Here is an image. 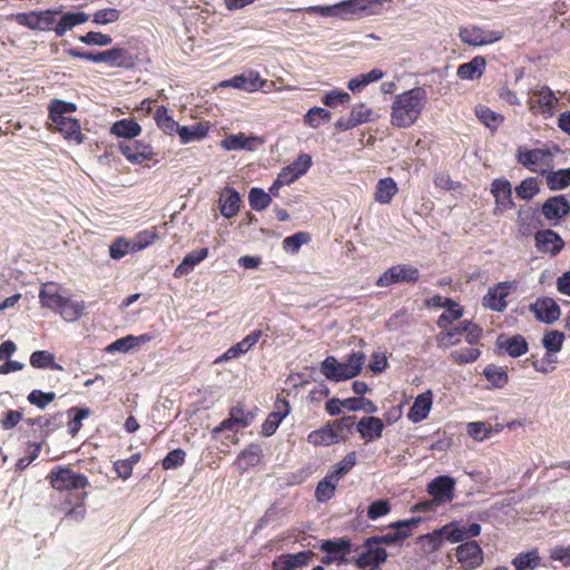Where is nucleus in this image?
Wrapping results in <instances>:
<instances>
[{
  "label": "nucleus",
  "mask_w": 570,
  "mask_h": 570,
  "mask_svg": "<svg viewBox=\"0 0 570 570\" xmlns=\"http://www.w3.org/2000/svg\"><path fill=\"white\" fill-rule=\"evenodd\" d=\"M391 508L387 500H379L373 502L367 509V517L371 520H375L390 512Z\"/></svg>",
  "instance_id": "774afa93"
},
{
  "label": "nucleus",
  "mask_w": 570,
  "mask_h": 570,
  "mask_svg": "<svg viewBox=\"0 0 570 570\" xmlns=\"http://www.w3.org/2000/svg\"><path fill=\"white\" fill-rule=\"evenodd\" d=\"M550 157V153L542 149H532L525 153H520L518 156L519 163H521L525 167H531L535 165H542L546 163L547 158Z\"/></svg>",
  "instance_id": "58836bf2"
},
{
  "label": "nucleus",
  "mask_w": 570,
  "mask_h": 570,
  "mask_svg": "<svg viewBox=\"0 0 570 570\" xmlns=\"http://www.w3.org/2000/svg\"><path fill=\"white\" fill-rule=\"evenodd\" d=\"M395 531L389 532L383 535H374L366 539V544H394L401 540L406 539L411 535V531L401 530L400 528H393Z\"/></svg>",
  "instance_id": "c9c22d12"
},
{
  "label": "nucleus",
  "mask_w": 570,
  "mask_h": 570,
  "mask_svg": "<svg viewBox=\"0 0 570 570\" xmlns=\"http://www.w3.org/2000/svg\"><path fill=\"white\" fill-rule=\"evenodd\" d=\"M485 68V59L483 57H474L470 62L463 63L458 68V76L461 79L480 78Z\"/></svg>",
  "instance_id": "c756f323"
},
{
  "label": "nucleus",
  "mask_w": 570,
  "mask_h": 570,
  "mask_svg": "<svg viewBox=\"0 0 570 570\" xmlns=\"http://www.w3.org/2000/svg\"><path fill=\"white\" fill-rule=\"evenodd\" d=\"M137 346V338L134 335H127L118 338L106 347L107 352H128L129 350Z\"/></svg>",
  "instance_id": "680f3d73"
},
{
  "label": "nucleus",
  "mask_w": 570,
  "mask_h": 570,
  "mask_svg": "<svg viewBox=\"0 0 570 570\" xmlns=\"http://www.w3.org/2000/svg\"><path fill=\"white\" fill-rule=\"evenodd\" d=\"M480 356V351L475 347H465L453 351L451 357L460 364L474 362Z\"/></svg>",
  "instance_id": "bf43d9fd"
},
{
  "label": "nucleus",
  "mask_w": 570,
  "mask_h": 570,
  "mask_svg": "<svg viewBox=\"0 0 570 570\" xmlns=\"http://www.w3.org/2000/svg\"><path fill=\"white\" fill-rule=\"evenodd\" d=\"M454 487V479L448 475H441L433 479L429 483L428 491L433 497L434 501H436L439 504H443L453 500Z\"/></svg>",
  "instance_id": "6e6552de"
},
{
  "label": "nucleus",
  "mask_w": 570,
  "mask_h": 570,
  "mask_svg": "<svg viewBox=\"0 0 570 570\" xmlns=\"http://www.w3.org/2000/svg\"><path fill=\"white\" fill-rule=\"evenodd\" d=\"M540 188L535 178H527L524 179L517 188L515 193L518 197L522 199H531L534 195L539 193Z\"/></svg>",
  "instance_id": "603ef678"
},
{
  "label": "nucleus",
  "mask_w": 570,
  "mask_h": 570,
  "mask_svg": "<svg viewBox=\"0 0 570 570\" xmlns=\"http://www.w3.org/2000/svg\"><path fill=\"white\" fill-rule=\"evenodd\" d=\"M511 285V283L503 282L499 283L495 287L490 288L483 298V305L493 311H503L507 307V302L504 301L508 296L507 289L510 288Z\"/></svg>",
  "instance_id": "4468645a"
},
{
  "label": "nucleus",
  "mask_w": 570,
  "mask_h": 570,
  "mask_svg": "<svg viewBox=\"0 0 570 570\" xmlns=\"http://www.w3.org/2000/svg\"><path fill=\"white\" fill-rule=\"evenodd\" d=\"M119 150L132 164L151 160L155 156L154 148L149 144L139 140L120 142Z\"/></svg>",
  "instance_id": "0eeeda50"
},
{
  "label": "nucleus",
  "mask_w": 570,
  "mask_h": 570,
  "mask_svg": "<svg viewBox=\"0 0 570 570\" xmlns=\"http://www.w3.org/2000/svg\"><path fill=\"white\" fill-rule=\"evenodd\" d=\"M47 480L59 492L85 490L89 485V480L85 474L78 473L66 465L55 466L47 475Z\"/></svg>",
  "instance_id": "7ed1b4c3"
},
{
  "label": "nucleus",
  "mask_w": 570,
  "mask_h": 570,
  "mask_svg": "<svg viewBox=\"0 0 570 570\" xmlns=\"http://www.w3.org/2000/svg\"><path fill=\"white\" fill-rule=\"evenodd\" d=\"M120 11L116 8H105L97 10L92 14V22L96 24H108L118 21Z\"/></svg>",
  "instance_id": "09e8293b"
},
{
  "label": "nucleus",
  "mask_w": 570,
  "mask_h": 570,
  "mask_svg": "<svg viewBox=\"0 0 570 570\" xmlns=\"http://www.w3.org/2000/svg\"><path fill=\"white\" fill-rule=\"evenodd\" d=\"M539 563L540 557L534 551L521 553L513 560L517 570H534Z\"/></svg>",
  "instance_id": "37998d69"
},
{
  "label": "nucleus",
  "mask_w": 570,
  "mask_h": 570,
  "mask_svg": "<svg viewBox=\"0 0 570 570\" xmlns=\"http://www.w3.org/2000/svg\"><path fill=\"white\" fill-rule=\"evenodd\" d=\"M331 118V112L324 108L314 107L308 110V112L305 116V121L316 128L320 126L321 120L328 121Z\"/></svg>",
  "instance_id": "13d9d810"
},
{
  "label": "nucleus",
  "mask_w": 570,
  "mask_h": 570,
  "mask_svg": "<svg viewBox=\"0 0 570 570\" xmlns=\"http://www.w3.org/2000/svg\"><path fill=\"white\" fill-rule=\"evenodd\" d=\"M458 561L461 562L464 569H475L482 561V550L475 541H469L460 544L456 549Z\"/></svg>",
  "instance_id": "9b49d317"
},
{
  "label": "nucleus",
  "mask_w": 570,
  "mask_h": 570,
  "mask_svg": "<svg viewBox=\"0 0 570 570\" xmlns=\"http://www.w3.org/2000/svg\"><path fill=\"white\" fill-rule=\"evenodd\" d=\"M240 207L239 194L229 187H226L219 197V208L223 216L230 218L235 216Z\"/></svg>",
  "instance_id": "f3484780"
},
{
  "label": "nucleus",
  "mask_w": 570,
  "mask_h": 570,
  "mask_svg": "<svg viewBox=\"0 0 570 570\" xmlns=\"http://www.w3.org/2000/svg\"><path fill=\"white\" fill-rule=\"evenodd\" d=\"M547 184L550 189H563L570 185V168L552 171L547 175Z\"/></svg>",
  "instance_id": "ea45409f"
},
{
  "label": "nucleus",
  "mask_w": 570,
  "mask_h": 570,
  "mask_svg": "<svg viewBox=\"0 0 570 570\" xmlns=\"http://www.w3.org/2000/svg\"><path fill=\"white\" fill-rule=\"evenodd\" d=\"M30 365L35 368H51L62 371L63 367L55 360V355L45 350L35 351L29 358Z\"/></svg>",
  "instance_id": "c85d7f7f"
},
{
  "label": "nucleus",
  "mask_w": 570,
  "mask_h": 570,
  "mask_svg": "<svg viewBox=\"0 0 570 570\" xmlns=\"http://www.w3.org/2000/svg\"><path fill=\"white\" fill-rule=\"evenodd\" d=\"M83 309V302H76L71 301L69 297H66L57 313H59L63 320L72 322L82 315Z\"/></svg>",
  "instance_id": "72a5a7b5"
},
{
  "label": "nucleus",
  "mask_w": 570,
  "mask_h": 570,
  "mask_svg": "<svg viewBox=\"0 0 570 570\" xmlns=\"http://www.w3.org/2000/svg\"><path fill=\"white\" fill-rule=\"evenodd\" d=\"M424 100L425 91L419 87L397 95L392 107L393 126L405 128L414 124L421 115Z\"/></svg>",
  "instance_id": "f257e3e1"
},
{
  "label": "nucleus",
  "mask_w": 570,
  "mask_h": 570,
  "mask_svg": "<svg viewBox=\"0 0 570 570\" xmlns=\"http://www.w3.org/2000/svg\"><path fill=\"white\" fill-rule=\"evenodd\" d=\"M482 335V328L472 323L464 321L460 326L442 332L439 336V344L442 346H452L460 342L461 336L470 344H475Z\"/></svg>",
  "instance_id": "20e7f679"
},
{
  "label": "nucleus",
  "mask_w": 570,
  "mask_h": 570,
  "mask_svg": "<svg viewBox=\"0 0 570 570\" xmlns=\"http://www.w3.org/2000/svg\"><path fill=\"white\" fill-rule=\"evenodd\" d=\"M468 434L476 441H483L491 436L492 426L484 422H472L468 424Z\"/></svg>",
  "instance_id": "864d4df0"
},
{
  "label": "nucleus",
  "mask_w": 570,
  "mask_h": 570,
  "mask_svg": "<svg viewBox=\"0 0 570 570\" xmlns=\"http://www.w3.org/2000/svg\"><path fill=\"white\" fill-rule=\"evenodd\" d=\"M311 236L308 233L299 232L294 234L293 236L286 237L283 240L284 248L289 249L291 252H296L303 245L308 243Z\"/></svg>",
  "instance_id": "0e129e2a"
},
{
  "label": "nucleus",
  "mask_w": 570,
  "mask_h": 570,
  "mask_svg": "<svg viewBox=\"0 0 570 570\" xmlns=\"http://www.w3.org/2000/svg\"><path fill=\"white\" fill-rule=\"evenodd\" d=\"M420 273L416 267L410 265H395L390 267L376 282L377 286L384 287L395 283H416Z\"/></svg>",
  "instance_id": "423d86ee"
},
{
  "label": "nucleus",
  "mask_w": 570,
  "mask_h": 570,
  "mask_svg": "<svg viewBox=\"0 0 570 570\" xmlns=\"http://www.w3.org/2000/svg\"><path fill=\"white\" fill-rule=\"evenodd\" d=\"M129 250H131V242L124 238L116 239L109 247L110 257L114 259L122 258Z\"/></svg>",
  "instance_id": "69168bd1"
},
{
  "label": "nucleus",
  "mask_w": 570,
  "mask_h": 570,
  "mask_svg": "<svg viewBox=\"0 0 570 570\" xmlns=\"http://www.w3.org/2000/svg\"><path fill=\"white\" fill-rule=\"evenodd\" d=\"M110 132L117 137L131 139L141 132V127L135 119L126 118L115 121Z\"/></svg>",
  "instance_id": "a878e982"
},
{
  "label": "nucleus",
  "mask_w": 570,
  "mask_h": 570,
  "mask_svg": "<svg viewBox=\"0 0 570 570\" xmlns=\"http://www.w3.org/2000/svg\"><path fill=\"white\" fill-rule=\"evenodd\" d=\"M492 194L495 197L498 206L502 208H513L514 203L512 200V188L511 184L505 179H495L492 183Z\"/></svg>",
  "instance_id": "412c9836"
},
{
  "label": "nucleus",
  "mask_w": 570,
  "mask_h": 570,
  "mask_svg": "<svg viewBox=\"0 0 570 570\" xmlns=\"http://www.w3.org/2000/svg\"><path fill=\"white\" fill-rule=\"evenodd\" d=\"M478 118L489 128H497L503 120V117L485 107H478L475 109Z\"/></svg>",
  "instance_id": "de8ad7c7"
},
{
  "label": "nucleus",
  "mask_w": 570,
  "mask_h": 570,
  "mask_svg": "<svg viewBox=\"0 0 570 570\" xmlns=\"http://www.w3.org/2000/svg\"><path fill=\"white\" fill-rule=\"evenodd\" d=\"M312 551H304L296 554H287L274 561L275 570H293L294 568L307 564L313 558Z\"/></svg>",
  "instance_id": "6ab92c4d"
},
{
  "label": "nucleus",
  "mask_w": 570,
  "mask_h": 570,
  "mask_svg": "<svg viewBox=\"0 0 570 570\" xmlns=\"http://www.w3.org/2000/svg\"><path fill=\"white\" fill-rule=\"evenodd\" d=\"M307 440L315 446L331 445L338 442L328 423L322 429L311 432Z\"/></svg>",
  "instance_id": "f704fd0d"
},
{
  "label": "nucleus",
  "mask_w": 570,
  "mask_h": 570,
  "mask_svg": "<svg viewBox=\"0 0 570 570\" xmlns=\"http://www.w3.org/2000/svg\"><path fill=\"white\" fill-rule=\"evenodd\" d=\"M396 193V183L392 178H383L377 183L374 198L380 204H389Z\"/></svg>",
  "instance_id": "473e14b6"
},
{
  "label": "nucleus",
  "mask_w": 570,
  "mask_h": 570,
  "mask_svg": "<svg viewBox=\"0 0 570 570\" xmlns=\"http://www.w3.org/2000/svg\"><path fill=\"white\" fill-rule=\"evenodd\" d=\"M89 20V14L83 11L67 12L62 14L59 22L55 27V32L58 37H62L67 31L73 27L85 23Z\"/></svg>",
  "instance_id": "4be33fe9"
},
{
  "label": "nucleus",
  "mask_w": 570,
  "mask_h": 570,
  "mask_svg": "<svg viewBox=\"0 0 570 570\" xmlns=\"http://www.w3.org/2000/svg\"><path fill=\"white\" fill-rule=\"evenodd\" d=\"M79 40L88 46L99 47L108 46L112 42V38L109 35L99 31H89L86 35L80 36Z\"/></svg>",
  "instance_id": "3c124183"
},
{
  "label": "nucleus",
  "mask_w": 570,
  "mask_h": 570,
  "mask_svg": "<svg viewBox=\"0 0 570 570\" xmlns=\"http://www.w3.org/2000/svg\"><path fill=\"white\" fill-rule=\"evenodd\" d=\"M432 406V392L426 391L416 396L414 404L410 409L409 419L413 422L424 420Z\"/></svg>",
  "instance_id": "aec40b11"
},
{
  "label": "nucleus",
  "mask_w": 570,
  "mask_h": 570,
  "mask_svg": "<svg viewBox=\"0 0 570 570\" xmlns=\"http://www.w3.org/2000/svg\"><path fill=\"white\" fill-rule=\"evenodd\" d=\"M249 351V335L245 336L239 343L229 347L218 361H228L238 357Z\"/></svg>",
  "instance_id": "e2e57ef3"
},
{
  "label": "nucleus",
  "mask_w": 570,
  "mask_h": 570,
  "mask_svg": "<svg viewBox=\"0 0 570 570\" xmlns=\"http://www.w3.org/2000/svg\"><path fill=\"white\" fill-rule=\"evenodd\" d=\"M51 131H58L68 141L80 145L85 141L86 136L81 132V126L76 118H66L52 121Z\"/></svg>",
  "instance_id": "9d476101"
},
{
  "label": "nucleus",
  "mask_w": 570,
  "mask_h": 570,
  "mask_svg": "<svg viewBox=\"0 0 570 570\" xmlns=\"http://www.w3.org/2000/svg\"><path fill=\"white\" fill-rule=\"evenodd\" d=\"M271 203L269 194L259 188H252V209L261 210Z\"/></svg>",
  "instance_id": "338daca9"
},
{
  "label": "nucleus",
  "mask_w": 570,
  "mask_h": 570,
  "mask_svg": "<svg viewBox=\"0 0 570 570\" xmlns=\"http://www.w3.org/2000/svg\"><path fill=\"white\" fill-rule=\"evenodd\" d=\"M563 240L551 229L540 230L535 234V246L539 252L556 256L563 248Z\"/></svg>",
  "instance_id": "ddd939ff"
},
{
  "label": "nucleus",
  "mask_w": 570,
  "mask_h": 570,
  "mask_svg": "<svg viewBox=\"0 0 570 570\" xmlns=\"http://www.w3.org/2000/svg\"><path fill=\"white\" fill-rule=\"evenodd\" d=\"M484 376L489 382H491L494 386L501 387L508 382L507 372L497 365H489L483 371Z\"/></svg>",
  "instance_id": "a18cd8bd"
},
{
  "label": "nucleus",
  "mask_w": 570,
  "mask_h": 570,
  "mask_svg": "<svg viewBox=\"0 0 570 570\" xmlns=\"http://www.w3.org/2000/svg\"><path fill=\"white\" fill-rule=\"evenodd\" d=\"M563 340V333L559 331H550L543 337V346L548 352L556 353L561 350Z\"/></svg>",
  "instance_id": "6e6d98bb"
},
{
  "label": "nucleus",
  "mask_w": 570,
  "mask_h": 570,
  "mask_svg": "<svg viewBox=\"0 0 570 570\" xmlns=\"http://www.w3.org/2000/svg\"><path fill=\"white\" fill-rule=\"evenodd\" d=\"M497 345L499 348L505 350L512 357L521 356L528 351L527 341L521 335H514L508 338L500 336L497 341Z\"/></svg>",
  "instance_id": "5701e85b"
},
{
  "label": "nucleus",
  "mask_w": 570,
  "mask_h": 570,
  "mask_svg": "<svg viewBox=\"0 0 570 570\" xmlns=\"http://www.w3.org/2000/svg\"><path fill=\"white\" fill-rule=\"evenodd\" d=\"M336 484L327 479H324L318 482L315 497L320 502H325L330 500L335 493Z\"/></svg>",
  "instance_id": "4d7b16f0"
},
{
  "label": "nucleus",
  "mask_w": 570,
  "mask_h": 570,
  "mask_svg": "<svg viewBox=\"0 0 570 570\" xmlns=\"http://www.w3.org/2000/svg\"><path fill=\"white\" fill-rule=\"evenodd\" d=\"M530 311L534 313L537 320L551 324L560 317L559 305L550 297L538 298L530 305Z\"/></svg>",
  "instance_id": "f8f14e48"
},
{
  "label": "nucleus",
  "mask_w": 570,
  "mask_h": 570,
  "mask_svg": "<svg viewBox=\"0 0 570 570\" xmlns=\"http://www.w3.org/2000/svg\"><path fill=\"white\" fill-rule=\"evenodd\" d=\"M460 38L462 42L469 46H482L492 43L502 38L500 31H485L480 27L462 28L460 30Z\"/></svg>",
  "instance_id": "1a4fd4ad"
},
{
  "label": "nucleus",
  "mask_w": 570,
  "mask_h": 570,
  "mask_svg": "<svg viewBox=\"0 0 570 570\" xmlns=\"http://www.w3.org/2000/svg\"><path fill=\"white\" fill-rule=\"evenodd\" d=\"M354 419L355 416H344L342 419L333 421L332 423H328L338 442L341 440H346L348 435L352 433Z\"/></svg>",
  "instance_id": "4c0bfd02"
},
{
  "label": "nucleus",
  "mask_w": 570,
  "mask_h": 570,
  "mask_svg": "<svg viewBox=\"0 0 570 570\" xmlns=\"http://www.w3.org/2000/svg\"><path fill=\"white\" fill-rule=\"evenodd\" d=\"M246 425L243 410L234 407L229 417L224 420L215 431L230 430L237 432L239 429H245Z\"/></svg>",
  "instance_id": "e433bc0d"
},
{
  "label": "nucleus",
  "mask_w": 570,
  "mask_h": 570,
  "mask_svg": "<svg viewBox=\"0 0 570 570\" xmlns=\"http://www.w3.org/2000/svg\"><path fill=\"white\" fill-rule=\"evenodd\" d=\"M186 460V452L183 449H175L167 453L161 461L164 470H174L181 466Z\"/></svg>",
  "instance_id": "49530a36"
},
{
  "label": "nucleus",
  "mask_w": 570,
  "mask_h": 570,
  "mask_svg": "<svg viewBox=\"0 0 570 570\" xmlns=\"http://www.w3.org/2000/svg\"><path fill=\"white\" fill-rule=\"evenodd\" d=\"M154 119L157 127L166 135L173 136L179 129V125L174 118L168 114V109L165 106H159L155 114Z\"/></svg>",
  "instance_id": "bb28decb"
},
{
  "label": "nucleus",
  "mask_w": 570,
  "mask_h": 570,
  "mask_svg": "<svg viewBox=\"0 0 570 570\" xmlns=\"http://www.w3.org/2000/svg\"><path fill=\"white\" fill-rule=\"evenodd\" d=\"M364 353H352L347 362L340 363L334 356H327L321 365L322 374L330 381L340 382L355 377L362 371Z\"/></svg>",
  "instance_id": "f03ea898"
},
{
  "label": "nucleus",
  "mask_w": 570,
  "mask_h": 570,
  "mask_svg": "<svg viewBox=\"0 0 570 570\" xmlns=\"http://www.w3.org/2000/svg\"><path fill=\"white\" fill-rule=\"evenodd\" d=\"M98 63H106L111 68L132 69L137 65V57L128 49L112 47L98 52Z\"/></svg>",
  "instance_id": "39448f33"
},
{
  "label": "nucleus",
  "mask_w": 570,
  "mask_h": 570,
  "mask_svg": "<svg viewBox=\"0 0 570 570\" xmlns=\"http://www.w3.org/2000/svg\"><path fill=\"white\" fill-rule=\"evenodd\" d=\"M65 296L59 293L58 284L50 282L45 284L39 292V299L43 307L57 312L61 307Z\"/></svg>",
  "instance_id": "dca6fc26"
},
{
  "label": "nucleus",
  "mask_w": 570,
  "mask_h": 570,
  "mask_svg": "<svg viewBox=\"0 0 570 570\" xmlns=\"http://www.w3.org/2000/svg\"><path fill=\"white\" fill-rule=\"evenodd\" d=\"M77 110L73 102L63 101L60 99H52L48 107V118L51 121L68 118L66 115L72 114Z\"/></svg>",
  "instance_id": "7c9ffc66"
},
{
  "label": "nucleus",
  "mask_w": 570,
  "mask_h": 570,
  "mask_svg": "<svg viewBox=\"0 0 570 570\" xmlns=\"http://www.w3.org/2000/svg\"><path fill=\"white\" fill-rule=\"evenodd\" d=\"M56 399L55 392H42L41 390H32L27 400L30 404L43 410Z\"/></svg>",
  "instance_id": "c03bdc74"
},
{
  "label": "nucleus",
  "mask_w": 570,
  "mask_h": 570,
  "mask_svg": "<svg viewBox=\"0 0 570 570\" xmlns=\"http://www.w3.org/2000/svg\"><path fill=\"white\" fill-rule=\"evenodd\" d=\"M209 130V126L206 122H195L190 126L179 127L177 134L181 144H188L195 140L204 139Z\"/></svg>",
  "instance_id": "b1692460"
},
{
  "label": "nucleus",
  "mask_w": 570,
  "mask_h": 570,
  "mask_svg": "<svg viewBox=\"0 0 570 570\" xmlns=\"http://www.w3.org/2000/svg\"><path fill=\"white\" fill-rule=\"evenodd\" d=\"M558 99L554 97L553 92L548 87H542L540 90L533 92V95L529 99L530 109H534L535 107H540L543 110H552L554 104Z\"/></svg>",
  "instance_id": "cd10ccee"
},
{
  "label": "nucleus",
  "mask_w": 570,
  "mask_h": 570,
  "mask_svg": "<svg viewBox=\"0 0 570 570\" xmlns=\"http://www.w3.org/2000/svg\"><path fill=\"white\" fill-rule=\"evenodd\" d=\"M570 212V203L563 196H554L542 205V214L549 220L561 219Z\"/></svg>",
  "instance_id": "2eb2a0df"
},
{
  "label": "nucleus",
  "mask_w": 570,
  "mask_h": 570,
  "mask_svg": "<svg viewBox=\"0 0 570 570\" xmlns=\"http://www.w3.org/2000/svg\"><path fill=\"white\" fill-rule=\"evenodd\" d=\"M88 493L82 491L79 495V502H77L73 507L66 510L65 514L67 518H71L75 521H81L86 517V505L85 500L87 499Z\"/></svg>",
  "instance_id": "052dcab7"
},
{
  "label": "nucleus",
  "mask_w": 570,
  "mask_h": 570,
  "mask_svg": "<svg viewBox=\"0 0 570 570\" xmlns=\"http://www.w3.org/2000/svg\"><path fill=\"white\" fill-rule=\"evenodd\" d=\"M208 256V248L203 247L188 253L183 262L176 267L174 276L179 277L189 274L197 264L203 262Z\"/></svg>",
  "instance_id": "a211bd4d"
},
{
  "label": "nucleus",
  "mask_w": 570,
  "mask_h": 570,
  "mask_svg": "<svg viewBox=\"0 0 570 570\" xmlns=\"http://www.w3.org/2000/svg\"><path fill=\"white\" fill-rule=\"evenodd\" d=\"M75 412L76 415L68 423V431L70 435L75 436L82 426V420L90 414L89 409L72 407L69 413Z\"/></svg>",
  "instance_id": "5fc2aeb1"
},
{
  "label": "nucleus",
  "mask_w": 570,
  "mask_h": 570,
  "mask_svg": "<svg viewBox=\"0 0 570 570\" xmlns=\"http://www.w3.org/2000/svg\"><path fill=\"white\" fill-rule=\"evenodd\" d=\"M342 406L350 411L363 410L366 413H375L377 411L376 405L367 399L361 397H348L342 401Z\"/></svg>",
  "instance_id": "79ce46f5"
},
{
  "label": "nucleus",
  "mask_w": 570,
  "mask_h": 570,
  "mask_svg": "<svg viewBox=\"0 0 570 570\" xmlns=\"http://www.w3.org/2000/svg\"><path fill=\"white\" fill-rule=\"evenodd\" d=\"M383 422L381 419L375 416H366L361 419L357 423V431L362 438L373 440L381 438L383 431Z\"/></svg>",
  "instance_id": "393cba45"
},
{
  "label": "nucleus",
  "mask_w": 570,
  "mask_h": 570,
  "mask_svg": "<svg viewBox=\"0 0 570 570\" xmlns=\"http://www.w3.org/2000/svg\"><path fill=\"white\" fill-rule=\"evenodd\" d=\"M248 144H249V137H246L245 135L239 134V135H229V136L225 137L222 140L220 146L225 150H238V149L248 148Z\"/></svg>",
  "instance_id": "8fccbe9b"
},
{
  "label": "nucleus",
  "mask_w": 570,
  "mask_h": 570,
  "mask_svg": "<svg viewBox=\"0 0 570 570\" xmlns=\"http://www.w3.org/2000/svg\"><path fill=\"white\" fill-rule=\"evenodd\" d=\"M159 238L157 227L144 229L135 235L131 240V250H142L153 245Z\"/></svg>",
  "instance_id": "2f4dec72"
},
{
  "label": "nucleus",
  "mask_w": 570,
  "mask_h": 570,
  "mask_svg": "<svg viewBox=\"0 0 570 570\" xmlns=\"http://www.w3.org/2000/svg\"><path fill=\"white\" fill-rule=\"evenodd\" d=\"M321 550L334 556V558H338L340 553H348L351 551V540L350 539H340L337 541H324L321 544Z\"/></svg>",
  "instance_id": "a19ab883"
}]
</instances>
